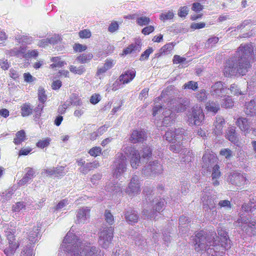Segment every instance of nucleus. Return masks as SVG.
<instances>
[{"mask_svg": "<svg viewBox=\"0 0 256 256\" xmlns=\"http://www.w3.org/2000/svg\"><path fill=\"white\" fill-rule=\"evenodd\" d=\"M222 106L226 108H232L234 106L232 98L229 96L226 97L222 100Z\"/></svg>", "mask_w": 256, "mask_h": 256, "instance_id": "nucleus-50", "label": "nucleus"}, {"mask_svg": "<svg viewBox=\"0 0 256 256\" xmlns=\"http://www.w3.org/2000/svg\"><path fill=\"white\" fill-rule=\"evenodd\" d=\"M220 167L218 165L215 164L212 167V178L213 185L214 186H216L219 184V182L218 180V179L220 176V172L219 170Z\"/></svg>", "mask_w": 256, "mask_h": 256, "instance_id": "nucleus-33", "label": "nucleus"}, {"mask_svg": "<svg viewBox=\"0 0 256 256\" xmlns=\"http://www.w3.org/2000/svg\"><path fill=\"white\" fill-rule=\"evenodd\" d=\"M153 51L154 50L152 48H149L142 54L140 60L141 61L146 60L148 58L150 54H152Z\"/></svg>", "mask_w": 256, "mask_h": 256, "instance_id": "nucleus-58", "label": "nucleus"}, {"mask_svg": "<svg viewBox=\"0 0 256 256\" xmlns=\"http://www.w3.org/2000/svg\"><path fill=\"white\" fill-rule=\"evenodd\" d=\"M174 45L172 43H168L165 44L161 48V50L164 52V54H168L173 49Z\"/></svg>", "mask_w": 256, "mask_h": 256, "instance_id": "nucleus-59", "label": "nucleus"}, {"mask_svg": "<svg viewBox=\"0 0 256 256\" xmlns=\"http://www.w3.org/2000/svg\"><path fill=\"white\" fill-rule=\"evenodd\" d=\"M138 218V214L134 210H130L126 212L125 218L129 223L136 222Z\"/></svg>", "mask_w": 256, "mask_h": 256, "instance_id": "nucleus-32", "label": "nucleus"}, {"mask_svg": "<svg viewBox=\"0 0 256 256\" xmlns=\"http://www.w3.org/2000/svg\"><path fill=\"white\" fill-rule=\"evenodd\" d=\"M142 156L143 159L148 160L152 156V150L148 146H144L142 150Z\"/></svg>", "mask_w": 256, "mask_h": 256, "instance_id": "nucleus-44", "label": "nucleus"}, {"mask_svg": "<svg viewBox=\"0 0 256 256\" xmlns=\"http://www.w3.org/2000/svg\"><path fill=\"white\" fill-rule=\"evenodd\" d=\"M219 38L217 36H213L209 38L205 43L204 48H209L214 46L218 42Z\"/></svg>", "mask_w": 256, "mask_h": 256, "instance_id": "nucleus-43", "label": "nucleus"}, {"mask_svg": "<svg viewBox=\"0 0 256 256\" xmlns=\"http://www.w3.org/2000/svg\"><path fill=\"white\" fill-rule=\"evenodd\" d=\"M105 220L110 225H112L114 222V216L110 212V210H106L104 212Z\"/></svg>", "mask_w": 256, "mask_h": 256, "instance_id": "nucleus-55", "label": "nucleus"}, {"mask_svg": "<svg viewBox=\"0 0 256 256\" xmlns=\"http://www.w3.org/2000/svg\"><path fill=\"white\" fill-rule=\"evenodd\" d=\"M71 104L74 106H82V102L80 98L76 94H72L69 97Z\"/></svg>", "mask_w": 256, "mask_h": 256, "instance_id": "nucleus-41", "label": "nucleus"}, {"mask_svg": "<svg viewBox=\"0 0 256 256\" xmlns=\"http://www.w3.org/2000/svg\"><path fill=\"white\" fill-rule=\"evenodd\" d=\"M202 160L204 163L202 168L208 169L215 165L214 164L216 161V158L213 154L206 153L204 154Z\"/></svg>", "mask_w": 256, "mask_h": 256, "instance_id": "nucleus-23", "label": "nucleus"}, {"mask_svg": "<svg viewBox=\"0 0 256 256\" xmlns=\"http://www.w3.org/2000/svg\"><path fill=\"white\" fill-rule=\"evenodd\" d=\"M21 115L23 117L30 115L33 112V108L30 103H25L20 107Z\"/></svg>", "mask_w": 256, "mask_h": 256, "instance_id": "nucleus-34", "label": "nucleus"}, {"mask_svg": "<svg viewBox=\"0 0 256 256\" xmlns=\"http://www.w3.org/2000/svg\"><path fill=\"white\" fill-rule=\"evenodd\" d=\"M105 189L107 192L113 194L122 192V188L117 182H109L107 183Z\"/></svg>", "mask_w": 256, "mask_h": 256, "instance_id": "nucleus-27", "label": "nucleus"}, {"mask_svg": "<svg viewBox=\"0 0 256 256\" xmlns=\"http://www.w3.org/2000/svg\"><path fill=\"white\" fill-rule=\"evenodd\" d=\"M206 108L208 112L216 114L220 109V105L216 102L211 101L208 102L206 105Z\"/></svg>", "mask_w": 256, "mask_h": 256, "instance_id": "nucleus-36", "label": "nucleus"}, {"mask_svg": "<svg viewBox=\"0 0 256 256\" xmlns=\"http://www.w3.org/2000/svg\"><path fill=\"white\" fill-rule=\"evenodd\" d=\"M12 194L13 192L12 190H6L2 194L0 200L2 202H4L6 200H8L11 198Z\"/></svg>", "mask_w": 256, "mask_h": 256, "instance_id": "nucleus-52", "label": "nucleus"}, {"mask_svg": "<svg viewBox=\"0 0 256 256\" xmlns=\"http://www.w3.org/2000/svg\"><path fill=\"white\" fill-rule=\"evenodd\" d=\"M38 100L42 103L44 104L46 100V96L45 94L44 88L41 86L38 90Z\"/></svg>", "mask_w": 256, "mask_h": 256, "instance_id": "nucleus-51", "label": "nucleus"}, {"mask_svg": "<svg viewBox=\"0 0 256 256\" xmlns=\"http://www.w3.org/2000/svg\"><path fill=\"white\" fill-rule=\"evenodd\" d=\"M32 250L30 248V246H26L24 247L22 252L20 256H32Z\"/></svg>", "mask_w": 256, "mask_h": 256, "instance_id": "nucleus-63", "label": "nucleus"}, {"mask_svg": "<svg viewBox=\"0 0 256 256\" xmlns=\"http://www.w3.org/2000/svg\"><path fill=\"white\" fill-rule=\"evenodd\" d=\"M184 130L182 128H172L166 132L164 137L169 142L173 143L178 142V143L180 144V141L184 138Z\"/></svg>", "mask_w": 256, "mask_h": 256, "instance_id": "nucleus-10", "label": "nucleus"}, {"mask_svg": "<svg viewBox=\"0 0 256 256\" xmlns=\"http://www.w3.org/2000/svg\"><path fill=\"white\" fill-rule=\"evenodd\" d=\"M90 209L88 207H83L78 210L75 222L77 224L86 223L90 216Z\"/></svg>", "mask_w": 256, "mask_h": 256, "instance_id": "nucleus-17", "label": "nucleus"}, {"mask_svg": "<svg viewBox=\"0 0 256 256\" xmlns=\"http://www.w3.org/2000/svg\"><path fill=\"white\" fill-rule=\"evenodd\" d=\"M25 171L26 173L24 175L30 180H32L36 176L35 170L32 168L28 167L26 168Z\"/></svg>", "mask_w": 256, "mask_h": 256, "instance_id": "nucleus-64", "label": "nucleus"}, {"mask_svg": "<svg viewBox=\"0 0 256 256\" xmlns=\"http://www.w3.org/2000/svg\"><path fill=\"white\" fill-rule=\"evenodd\" d=\"M136 76V70H130L124 72L119 78L121 83L125 84L130 82Z\"/></svg>", "mask_w": 256, "mask_h": 256, "instance_id": "nucleus-24", "label": "nucleus"}, {"mask_svg": "<svg viewBox=\"0 0 256 256\" xmlns=\"http://www.w3.org/2000/svg\"><path fill=\"white\" fill-rule=\"evenodd\" d=\"M254 53L251 44H242L238 48L236 56L226 62L224 74L226 76L245 75L251 67L250 60Z\"/></svg>", "mask_w": 256, "mask_h": 256, "instance_id": "nucleus-1", "label": "nucleus"}, {"mask_svg": "<svg viewBox=\"0 0 256 256\" xmlns=\"http://www.w3.org/2000/svg\"><path fill=\"white\" fill-rule=\"evenodd\" d=\"M6 237L8 244L6 245L4 252L7 256H12L15 253L20 244L15 238L14 234L10 232H8L6 234Z\"/></svg>", "mask_w": 256, "mask_h": 256, "instance_id": "nucleus-11", "label": "nucleus"}, {"mask_svg": "<svg viewBox=\"0 0 256 256\" xmlns=\"http://www.w3.org/2000/svg\"><path fill=\"white\" fill-rule=\"evenodd\" d=\"M40 235V227L38 226H34L32 230L30 232L28 236L29 240L32 243H35Z\"/></svg>", "mask_w": 256, "mask_h": 256, "instance_id": "nucleus-35", "label": "nucleus"}, {"mask_svg": "<svg viewBox=\"0 0 256 256\" xmlns=\"http://www.w3.org/2000/svg\"><path fill=\"white\" fill-rule=\"evenodd\" d=\"M140 49L141 46L140 45V42L132 44L124 50L122 54L126 55L133 52H139L140 50Z\"/></svg>", "mask_w": 256, "mask_h": 256, "instance_id": "nucleus-30", "label": "nucleus"}, {"mask_svg": "<svg viewBox=\"0 0 256 256\" xmlns=\"http://www.w3.org/2000/svg\"><path fill=\"white\" fill-rule=\"evenodd\" d=\"M152 203L153 210L158 212H160L163 210L166 204L164 199L160 198L159 199L156 198V200H154Z\"/></svg>", "mask_w": 256, "mask_h": 256, "instance_id": "nucleus-28", "label": "nucleus"}, {"mask_svg": "<svg viewBox=\"0 0 256 256\" xmlns=\"http://www.w3.org/2000/svg\"><path fill=\"white\" fill-rule=\"evenodd\" d=\"M226 90V86L221 82H217L212 86L210 93L214 97H222Z\"/></svg>", "mask_w": 256, "mask_h": 256, "instance_id": "nucleus-18", "label": "nucleus"}, {"mask_svg": "<svg viewBox=\"0 0 256 256\" xmlns=\"http://www.w3.org/2000/svg\"><path fill=\"white\" fill-rule=\"evenodd\" d=\"M214 232L201 230L196 234L193 238L195 251L202 254L206 252L210 256H222V251L220 250L215 240Z\"/></svg>", "mask_w": 256, "mask_h": 256, "instance_id": "nucleus-3", "label": "nucleus"}, {"mask_svg": "<svg viewBox=\"0 0 256 256\" xmlns=\"http://www.w3.org/2000/svg\"><path fill=\"white\" fill-rule=\"evenodd\" d=\"M224 124L225 120L224 118L220 116H216V120L214 123V132L216 134L220 135L222 134Z\"/></svg>", "mask_w": 256, "mask_h": 256, "instance_id": "nucleus-25", "label": "nucleus"}, {"mask_svg": "<svg viewBox=\"0 0 256 256\" xmlns=\"http://www.w3.org/2000/svg\"><path fill=\"white\" fill-rule=\"evenodd\" d=\"M62 246L70 256H104L99 248L82 242L70 232L64 237Z\"/></svg>", "mask_w": 256, "mask_h": 256, "instance_id": "nucleus-2", "label": "nucleus"}, {"mask_svg": "<svg viewBox=\"0 0 256 256\" xmlns=\"http://www.w3.org/2000/svg\"><path fill=\"white\" fill-rule=\"evenodd\" d=\"M50 138H47L44 140H40L36 143V146L38 148H44L46 147H47L50 144Z\"/></svg>", "mask_w": 256, "mask_h": 256, "instance_id": "nucleus-54", "label": "nucleus"}, {"mask_svg": "<svg viewBox=\"0 0 256 256\" xmlns=\"http://www.w3.org/2000/svg\"><path fill=\"white\" fill-rule=\"evenodd\" d=\"M92 54H83L77 58V60L80 63L84 64L87 62L92 58Z\"/></svg>", "mask_w": 256, "mask_h": 256, "instance_id": "nucleus-47", "label": "nucleus"}, {"mask_svg": "<svg viewBox=\"0 0 256 256\" xmlns=\"http://www.w3.org/2000/svg\"><path fill=\"white\" fill-rule=\"evenodd\" d=\"M228 180L232 184L240 186L246 183L247 180L242 174L236 172L228 176Z\"/></svg>", "mask_w": 256, "mask_h": 256, "instance_id": "nucleus-16", "label": "nucleus"}, {"mask_svg": "<svg viewBox=\"0 0 256 256\" xmlns=\"http://www.w3.org/2000/svg\"><path fill=\"white\" fill-rule=\"evenodd\" d=\"M150 18L146 16H140L136 18V24L140 26H146L149 24Z\"/></svg>", "mask_w": 256, "mask_h": 256, "instance_id": "nucleus-48", "label": "nucleus"}, {"mask_svg": "<svg viewBox=\"0 0 256 256\" xmlns=\"http://www.w3.org/2000/svg\"><path fill=\"white\" fill-rule=\"evenodd\" d=\"M226 136L228 140L232 142L235 143L237 142L235 127L232 126L228 128L226 132Z\"/></svg>", "mask_w": 256, "mask_h": 256, "instance_id": "nucleus-38", "label": "nucleus"}, {"mask_svg": "<svg viewBox=\"0 0 256 256\" xmlns=\"http://www.w3.org/2000/svg\"><path fill=\"white\" fill-rule=\"evenodd\" d=\"M100 166L99 163L97 162H88L82 167L80 168V172L86 174L90 170L97 168Z\"/></svg>", "mask_w": 256, "mask_h": 256, "instance_id": "nucleus-29", "label": "nucleus"}, {"mask_svg": "<svg viewBox=\"0 0 256 256\" xmlns=\"http://www.w3.org/2000/svg\"><path fill=\"white\" fill-rule=\"evenodd\" d=\"M53 170L54 171V174L55 176H64V167L58 166L56 168L53 167Z\"/></svg>", "mask_w": 256, "mask_h": 256, "instance_id": "nucleus-62", "label": "nucleus"}, {"mask_svg": "<svg viewBox=\"0 0 256 256\" xmlns=\"http://www.w3.org/2000/svg\"><path fill=\"white\" fill-rule=\"evenodd\" d=\"M26 206L23 202H18L13 206L12 210L15 212H20L22 209L26 210Z\"/></svg>", "mask_w": 256, "mask_h": 256, "instance_id": "nucleus-61", "label": "nucleus"}, {"mask_svg": "<svg viewBox=\"0 0 256 256\" xmlns=\"http://www.w3.org/2000/svg\"><path fill=\"white\" fill-rule=\"evenodd\" d=\"M244 106V112L247 116H256V98L246 102Z\"/></svg>", "mask_w": 256, "mask_h": 256, "instance_id": "nucleus-21", "label": "nucleus"}, {"mask_svg": "<svg viewBox=\"0 0 256 256\" xmlns=\"http://www.w3.org/2000/svg\"><path fill=\"white\" fill-rule=\"evenodd\" d=\"M183 88L184 89H190L194 91L198 88V84L197 82L191 80L184 84L183 86Z\"/></svg>", "mask_w": 256, "mask_h": 256, "instance_id": "nucleus-49", "label": "nucleus"}, {"mask_svg": "<svg viewBox=\"0 0 256 256\" xmlns=\"http://www.w3.org/2000/svg\"><path fill=\"white\" fill-rule=\"evenodd\" d=\"M135 244L138 246H144L146 244V240L143 238L142 236L140 234H138L134 236Z\"/></svg>", "mask_w": 256, "mask_h": 256, "instance_id": "nucleus-53", "label": "nucleus"}, {"mask_svg": "<svg viewBox=\"0 0 256 256\" xmlns=\"http://www.w3.org/2000/svg\"><path fill=\"white\" fill-rule=\"evenodd\" d=\"M242 208L246 212H252L256 209V203L254 202L250 201L248 203L244 204Z\"/></svg>", "mask_w": 256, "mask_h": 256, "instance_id": "nucleus-40", "label": "nucleus"}, {"mask_svg": "<svg viewBox=\"0 0 256 256\" xmlns=\"http://www.w3.org/2000/svg\"><path fill=\"white\" fill-rule=\"evenodd\" d=\"M230 90L231 93L234 95H242L244 94L239 89L238 86L235 84H232L230 86Z\"/></svg>", "mask_w": 256, "mask_h": 256, "instance_id": "nucleus-57", "label": "nucleus"}, {"mask_svg": "<svg viewBox=\"0 0 256 256\" xmlns=\"http://www.w3.org/2000/svg\"><path fill=\"white\" fill-rule=\"evenodd\" d=\"M190 104V102L189 100L186 98H180L176 102L173 100L170 102L168 104V107L170 108L174 112H181L186 110Z\"/></svg>", "mask_w": 256, "mask_h": 256, "instance_id": "nucleus-14", "label": "nucleus"}, {"mask_svg": "<svg viewBox=\"0 0 256 256\" xmlns=\"http://www.w3.org/2000/svg\"><path fill=\"white\" fill-rule=\"evenodd\" d=\"M237 222L241 224L239 226L248 234L250 236L256 234V222H251L247 218H241L238 220Z\"/></svg>", "mask_w": 256, "mask_h": 256, "instance_id": "nucleus-12", "label": "nucleus"}, {"mask_svg": "<svg viewBox=\"0 0 256 256\" xmlns=\"http://www.w3.org/2000/svg\"><path fill=\"white\" fill-rule=\"evenodd\" d=\"M162 166L157 160L150 162V164L142 169L144 174L146 176H151L153 174H160L162 172Z\"/></svg>", "mask_w": 256, "mask_h": 256, "instance_id": "nucleus-13", "label": "nucleus"}, {"mask_svg": "<svg viewBox=\"0 0 256 256\" xmlns=\"http://www.w3.org/2000/svg\"><path fill=\"white\" fill-rule=\"evenodd\" d=\"M236 124L240 130L244 132L245 135L250 132V124L248 118L242 117L238 118L236 121Z\"/></svg>", "mask_w": 256, "mask_h": 256, "instance_id": "nucleus-22", "label": "nucleus"}, {"mask_svg": "<svg viewBox=\"0 0 256 256\" xmlns=\"http://www.w3.org/2000/svg\"><path fill=\"white\" fill-rule=\"evenodd\" d=\"M195 96L198 101L203 102L207 99V94L204 89L200 90L195 94Z\"/></svg>", "mask_w": 256, "mask_h": 256, "instance_id": "nucleus-42", "label": "nucleus"}, {"mask_svg": "<svg viewBox=\"0 0 256 256\" xmlns=\"http://www.w3.org/2000/svg\"><path fill=\"white\" fill-rule=\"evenodd\" d=\"M204 114L200 107L194 106L192 112L188 114V122L190 125L200 126L204 120Z\"/></svg>", "mask_w": 256, "mask_h": 256, "instance_id": "nucleus-7", "label": "nucleus"}, {"mask_svg": "<svg viewBox=\"0 0 256 256\" xmlns=\"http://www.w3.org/2000/svg\"><path fill=\"white\" fill-rule=\"evenodd\" d=\"M146 133L144 130H134L132 132L130 140L132 142L135 144L137 142H143L146 138Z\"/></svg>", "mask_w": 256, "mask_h": 256, "instance_id": "nucleus-20", "label": "nucleus"}, {"mask_svg": "<svg viewBox=\"0 0 256 256\" xmlns=\"http://www.w3.org/2000/svg\"><path fill=\"white\" fill-rule=\"evenodd\" d=\"M69 69L72 72L80 75L82 74L85 72V68L83 66H80L77 68L73 65H71L70 66Z\"/></svg>", "mask_w": 256, "mask_h": 256, "instance_id": "nucleus-46", "label": "nucleus"}, {"mask_svg": "<svg viewBox=\"0 0 256 256\" xmlns=\"http://www.w3.org/2000/svg\"><path fill=\"white\" fill-rule=\"evenodd\" d=\"M26 135L24 130H20L16 134V138L14 140V142L16 144H20L22 142L26 140Z\"/></svg>", "mask_w": 256, "mask_h": 256, "instance_id": "nucleus-37", "label": "nucleus"}, {"mask_svg": "<svg viewBox=\"0 0 256 256\" xmlns=\"http://www.w3.org/2000/svg\"><path fill=\"white\" fill-rule=\"evenodd\" d=\"M174 16V14L172 11L168 10L162 13L160 16V19L163 22H165L166 20L172 19Z\"/></svg>", "mask_w": 256, "mask_h": 256, "instance_id": "nucleus-45", "label": "nucleus"}, {"mask_svg": "<svg viewBox=\"0 0 256 256\" xmlns=\"http://www.w3.org/2000/svg\"><path fill=\"white\" fill-rule=\"evenodd\" d=\"M22 50H23L22 48H21L20 50L17 49L14 50H12V54L18 56H20L22 55H23V56L26 58H29L32 57H36L38 56V52L36 50H29L24 54V52Z\"/></svg>", "mask_w": 256, "mask_h": 256, "instance_id": "nucleus-26", "label": "nucleus"}, {"mask_svg": "<svg viewBox=\"0 0 256 256\" xmlns=\"http://www.w3.org/2000/svg\"><path fill=\"white\" fill-rule=\"evenodd\" d=\"M162 112L160 118H162L164 126H167L172 123L176 119L174 112L167 108H164L161 104H156L152 108V115L154 116Z\"/></svg>", "mask_w": 256, "mask_h": 256, "instance_id": "nucleus-4", "label": "nucleus"}, {"mask_svg": "<svg viewBox=\"0 0 256 256\" xmlns=\"http://www.w3.org/2000/svg\"><path fill=\"white\" fill-rule=\"evenodd\" d=\"M218 236H216L217 245L220 246V250L222 251V256L225 252L231 248V240H230L228 232L222 227H218L217 230Z\"/></svg>", "mask_w": 256, "mask_h": 256, "instance_id": "nucleus-6", "label": "nucleus"}, {"mask_svg": "<svg viewBox=\"0 0 256 256\" xmlns=\"http://www.w3.org/2000/svg\"><path fill=\"white\" fill-rule=\"evenodd\" d=\"M126 158L122 152H118L115 156L112 164V174L114 178H118L127 170Z\"/></svg>", "mask_w": 256, "mask_h": 256, "instance_id": "nucleus-5", "label": "nucleus"}, {"mask_svg": "<svg viewBox=\"0 0 256 256\" xmlns=\"http://www.w3.org/2000/svg\"><path fill=\"white\" fill-rule=\"evenodd\" d=\"M216 196H212L209 194H202V200L203 204V208L206 210H212L215 208Z\"/></svg>", "mask_w": 256, "mask_h": 256, "instance_id": "nucleus-19", "label": "nucleus"}, {"mask_svg": "<svg viewBox=\"0 0 256 256\" xmlns=\"http://www.w3.org/2000/svg\"><path fill=\"white\" fill-rule=\"evenodd\" d=\"M140 191V185L138 178L136 175L134 176L126 189V192L129 196H134L139 194Z\"/></svg>", "mask_w": 256, "mask_h": 256, "instance_id": "nucleus-15", "label": "nucleus"}, {"mask_svg": "<svg viewBox=\"0 0 256 256\" xmlns=\"http://www.w3.org/2000/svg\"><path fill=\"white\" fill-rule=\"evenodd\" d=\"M114 228L112 226L104 228L99 234V244L104 248H108L113 238Z\"/></svg>", "mask_w": 256, "mask_h": 256, "instance_id": "nucleus-9", "label": "nucleus"}, {"mask_svg": "<svg viewBox=\"0 0 256 256\" xmlns=\"http://www.w3.org/2000/svg\"><path fill=\"white\" fill-rule=\"evenodd\" d=\"M102 152V148L99 146H94L90 148L88 151V154L92 156H98Z\"/></svg>", "mask_w": 256, "mask_h": 256, "instance_id": "nucleus-56", "label": "nucleus"}, {"mask_svg": "<svg viewBox=\"0 0 256 256\" xmlns=\"http://www.w3.org/2000/svg\"><path fill=\"white\" fill-rule=\"evenodd\" d=\"M188 219L186 216H182L179 218V230H181L182 234L186 233L188 230Z\"/></svg>", "mask_w": 256, "mask_h": 256, "instance_id": "nucleus-31", "label": "nucleus"}, {"mask_svg": "<svg viewBox=\"0 0 256 256\" xmlns=\"http://www.w3.org/2000/svg\"><path fill=\"white\" fill-rule=\"evenodd\" d=\"M51 61L54 62L50 65V67L52 68L56 67H62L66 64V62L61 60V58L59 56L52 57L51 58Z\"/></svg>", "mask_w": 256, "mask_h": 256, "instance_id": "nucleus-39", "label": "nucleus"}, {"mask_svg": "<svg viewBox=\"0 0 256 256\" xmlns=\"http://www.w3.org/2000/svg\"><path fill=\"white\" fill-rule=\"evenodd\" d=\"M10 66V64L6 58H2L0 60V67L4 70H8Z\"/></svg>", "mask_w": 256, "mask_h": 256, "instance_id": "nucleus-60", "label": "nucleus"}, {"mask_svg": "<svg viewBox=\"0 0 256 256\" xmlns=\"http://www.w3.org/2000/svg\"><path fill=\"white\" fill-rule=\"evenodd\" d=\"M125 156L130 158V163L133 168H137L140 164V156L138 150L134 146H128L123 149Z\"/></svg>", "mask_w": 256, "mask_h": 256, "instance_id": "nucleus-8", "label": "nucleus"}]
</instances>
